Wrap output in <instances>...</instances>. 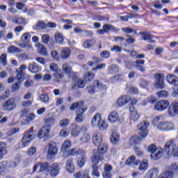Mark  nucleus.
<instances>
[{
  "instance_id": "obj_1",
  "label": "nucleus",
  "mask_w": 178,
  "mask_h": 178,
  "mask_svg": "<svg viewBox=\"0 0 178 178\" xmlns=\"http://www.w3.org/2000/svg\"><path fill=\"white\" fill-rule=\"evenodd\" d=\"M169 101L166 99L160 100L154 104V111L159 112H163L168 109V116L170 118H175L178 114V102L174 101L169 106Z\"/></svg>"
},
{
  "instance_id": "obj_2",
  "label": "nucleus",
  "mask_w": 178,
  "mask_h": 178,
  "mask_svg": "<svg viewBox=\"0 0 178 178\" xmlns=\"http://www.w3.org/2000/svg\"><path fill=\"white\" fill-rule=\"evenodd\" d=\"M148 127H149V122L148 121H142L137 126V130L140 136H133L131 138L130 141H134V144H138L141 143L143 138H145L148 136Z\"/></svg>"
},
{
  "instance_id": "obj_3",
  "label": "nucleus",
  "mask_w": 178,
  "mask_h": 178,
  "mask_svg": "<svg viewBox=\"0 0 178 178\" xmlns=\"http://www.w3.org/2000/svg\"><path fill=\"white\" fill-rule=\"evenodd\" d=\"M164 152L168 156L178 158V143L175 139H170L164 145Z\"/></svg>"
},
{
  "instance_id": "obj_4",
  "label": "nucleus",
  "mask_w": 178,
  "mask_h": 178,
  "mask_svg": "<svg viewBox=\"0 0 178 178\" xmlns=\"http://www.w3.org/2000/svg\"><path fill=\"white\" fill-rule=\"evenodd\" d=\"M74 109H76L77 113L75 118L76 122L78 123L83 122V119H84V115H83V113L87 111V107L84 106V102H79L72 104L70 107V111H74Z\"/></svg>"
},
{
  "instance_id": "obj_5",
  "label": "nucleus",
  "mask_w": 178,
  "mask_h": 178,
  "mask_svg": "<svg viewBox=\"0 0 178 178\" xmlns=\"http://www.w3.org/2000/svg\"><path fill=\"white\" fill-rule=\"evenodd\" d=\"M165 147L162 149L161 147H157L156 145L152 144L148 146L147 151L148 152L151 153L150 158L153 161H158V159H161V156H163V153L167 155V156H169L165 152Z\"/></svg>"
},
{
  "instance_id": "obj_6",
  "label": "nucleus",
  "mask_w": 178,
  "mask_h": 178,
  "mask_svg": "<svg viewBox=\"0 0 178 178\" xmlns=\"http://www.w3.org/2000/svg\"><path fill=\"white\" fill-rule=\"evenodd\" d=\"M91 126L92 127H97V126H98L100 130H106L108 128V124L105 121L102 120L100 113H97L94 115L91 120Z\"/></svg>"
},
{
  "instance_id": "obj_7",
  "label": "nucleus",
  "mask_w": 178,
  "mask_h": 178,
  "mask_svg": "<svg viewBox=\"0 0 178 178\" xmlns=\"http://www.w3.org/2000/svg\"><path fill=\"white\" fill-rule=\"evenodd\" d=\"M176 170H178L177 164L173 163L171 165H168L165 168V171L160 174L158 178H173Z\"/></svg>"
},
{
  "instance_id": "obj_8",
  "label": "nucleus",
  "mask_w": 178,
  "mask_h": 178,
  "mask_svg": "<svg viewBox=\"0 0 178 178\" xmlns=\"http://www.w3.org/2000/svg\"><path fill=\"white\" fill-rule=\"evenodd\" d=\"M33 127H31L28 131L25 132L24 137L22 138V143L21 148H26L29 147L30 143L34 140V134L33 133Z\"/></svg>"
},
{
  "instance_id": "obj_9",
  "label": "nucleus",
  "mask_w": 178,
  "mask_h": 178,
  "mask_svg": "<svg viewBox=\"0 0 178 178\" xmlns=\"http://www.w3.org/2000/svg\"><path fill=\"white\" fill-rule=\"evenodd\" d=\"M156 130L159 131H172L175 130V124L172 122H161L156 127Z\"/></svg>"
},
{
  "instance_id": "obj_10",
  "label": "nucleus",
  "mask_w": 178,
  "mask_h": 178,
  "mask_svg": "<svg viewBox=\"0 0 178 178\" xmlns=\"http://www.w3.org/2000/svg\"><path fill=\"white\" fill-rule=\"evenodd\" d=\"M44 151L47 152V157L50 159L54 158L56 155H58V147H56V143L51 142L49 145H46Z\"/></svg>"
},
{
  "instance_id": "obj_11",
  "label": "nucleus",
  "mask_w": 178,
  "mask_h": 178,
  "mask_svg": "<svg viewBox=\"0 0 178 178\" xmlns=\"http://www.w3.org/2000/svg\"><path fill=\"white\" fill-rule=\"evenodd\" d=\"M1 106L3 111H5L6 112H12V111L16 109V102L13 98L8 99L7 101L2 103Z\"/></svg>"
},
{
  "instance_id": "obj_12",
  "label": "nucleus",
  "mask_w": 178,
  "mask_h": 178,
  "mask_svg": "<svg viewBox=\"0 0 178 178\" xmlns=\"http://www.w3.org/2000/svg\"><path fill=\"white\" fill-rule=\"evenodd\" d=\"M72 148V142L69 140H65L60 147V152L63 154V158L66 156V154Z\"/></svg>"
},
{
  "instance_id": "obj_13",
  "label": "nucleus",
  "mask_w": 178,
  "mask_h": 178,
  "mask_svg": "<svg viewBox=\"0 0 178 178\" xmlns=\"http://www.w3.org/2000/svg\"><path fill=\"white\" fill-rule=\"evenodd\" d=\"M51 131L50 125H44L38 131V138H44V137H48V134Z\"/></svg>"
},
{
  "instance_id": "obj_14",
  "label": "nucleus",
  "mask_w": 178,
  "mask_h": 178,
  "mask_svg": "<svg viewBox=\"0 0 178 178\" xmlns=\"http://www.w3.org/2000/svg\"><path fill=\"white\" fill-rule=\"evenodd\" d=\"M105 159L104 154L99 153H95L91 156L90 161L92 165H96V166L99 163V162H102Z\"/></svg>"
},
{
  "instance_id": "obj_15",
  "label": "nucleus",
  "mask_w": 178,
  "mask_h": 178,
  "mask_svg": "<svg viewBox=\"0 0 178 178\" xmlns=\"http://www.w3.org/2000/svg\"><path fill=\"white\" fill-rule=\"evenodd\" d=\"M85 152L86 151H84L83 149L72 148L69 150L64 158H69V156H79V155L84 154Z\"/></svg>"
},
{
  "instance_id": "obj_16",
  "label": "nucleus",
  "mask_w": 178,
  "mask_h": 178,
  "mask_svg": "<svg viewBox=\"0 0 178 178\" xmlns=\"http://www.w3.org/2000/svg\"><path fill=\"white\" fill-rule=\"evenodd\" d=\"M130 119L133 122H138L140 119V113L136 109L134 106L129 107Z\"/></svg>"
},
{
  "instance_id": "obj_17",
  "label": "nucleus",
  "mask_w": 178,
  "mask_h": 178,
  "mask_svg": "<svg viewBox=\"0 0 178 178\" xmlns=\"http://www.w3.org/2000/svg\"><path fill=\"white\" fill-rule=\"evenodd\" d=\"M155 77V88H160L162 89L165 87V83H163V78L162 77V74H156L154 76Z\"/></svg>"
},
{
  "instance_id": "obj_18",
  "label": "nucleus",
  "mask_w": 178,
  "mask_h": 178,
  "mask_svg": "<svg viewBox=\"0 0 178 178\" xmlns=\"http://www.w3.org/2000/svg\"><path fill=\"white\" fill-rule=\"evenodd\" d=\"M108 120L110 123H116V122H120V117L119 116V113L116 111H111L108 115Z\"/></svg>"
},
{
  "instance_id": "obj_19",
  "label": "nucleus",
  "mask_w": 178,
  "mask_h": 178,
  "mask_svg": "<svg viewBox=\"0 0 178 178\" xmlns=\"http://www.w3.org/2000/svg\"><path fill=\"white\" fill-rule=\"evenodd\" d=\"M139 35H141V40H143V41H148L151 44H154L155 42V40H152L154 35L149 32H140Z\"/></svg>"
},
{
  "instance_id": "obj_20",
  "label": "nucleus",
  "mask_w": 178,
  "mask_h": 178,
  "mask_svg": "<svg viewBox=\"0 0 178 178\" xmlns=\"http://www.w3.org/2000/svg\"><path fill=\"white\" fill-rule=\"evenodd\" d=\"M74 81V87L76 88H84L86 87V79L84 78L73 77Z\"/></svg>"
},
{
  "instance_id": "obj_21",
  "label": "nucleus",
  "mask_w": 178,
  "mask_h": 178,
  "mask_svg": "<svg viewBox=\"0 0 178 178\" xmlns=\"http://www.w3.org/2000/svg\"><path fill=\"white\" fill-rule=\"evenodd\" d=\"M104 136H102V134L99 132H96L92 136V141L95 145H99L103 143Z\"/></svg>"
},
{
  "instance_id": "obj_22",
  "label": "nucleus",
  "mask_w": 178,
  "mask_h": 178,
  "mask_svg": "<svg viewBox=\"0 0 178 178\" xmlns=\"http://www.w3.org/2000/svg\"><path fill=\"white\" fill-rule=\"evenodd\" d=\"M59 170H60L59 164L57 163L51 164L50 167V176H51V177H56V176L59 175Z\"/></svg>"
},
{
  "instance_id": "obj_23",
  "label": "nucleus",
  "mask_w": 178,
  "mask_h": 178,
  "mask_svg": "<svg viewBox=\"0 0 178 178\" xmlns=\"http://www.w3.org/2000/svg\"><path fill=\"white\" fill-rule=\"evenodd\" d=\"M0 164L4 170H8V169H10V168H16V166H17L16 161H3Z\"/></svg>"
},
{
  "instance_id": "obj_24",
  "label": "nucleus",
  "mask_w": 178,
  "mask_h": 178,
  "mask_svg": "<svg viewBox=\"0 0 178 178\" xmlns=\"http://www.w3.org/2000/svg\"><path fill=\"white\" fill-rule=\"evenodd\" d=\"M166 80L170 86H178V77L173 74H169L166 76Z\"/></svg>"
},
{
  "instance_id": "obj_25",
  "label": "nucleus",
  "mask_w": 178,
  "mask_h": 178,
  "mask_svg": "<svg viewBox=\"0 0 178 178\" xmlns=\"http://www.w3.org/2000/svg\"><path fill=\"white\" fill-rule=\"evenodd\" d=\"M65 168L68 173H73V172H74L75 165H74V161H73V159L70 158L67 159L65 163Z\"/></svg>"
},
{
  "instance_id": "obj_26",
  "label": "nucleus",
  "mask_w": 178,
  "mask_h": 178,
  "mask_svg": "<svg viewBox=\"0 0 178 178\" xmlns=\"http://www.w3.org/2000/svg\"><path fill=\"white\" fill-rule=\"evenodd\" d=\"M129 101L130 96L124 95L118 99L117 104L120 107L124 106V105H126V104H128Z\"/></svg>"
},
{
  "instance_id": "obj_27",
  "label": "nucleus",
  "mask_w": 178,
  "mask_h": 178,
  "mask_svg": "<svg viewBox=\"0 0 178 178\" xmlns=\"http://www.w3.org/2000/svg\"><path fill=\"white\" fill-rule=\"evenodd\" d=\"M70 55H72V51H70V49L67 47L63 48L60 54V58L63 60L69 59V58H70Z\"/></svg>"
},
{
  "instance_id": "obj_28",
  "label": "nucleus",
  "mask_w": 178,
  "mask_h": 178,
  "mask_svg": "<svg viewBox=\"0 0 178 178\" xmlns=\"http://www.w3.org/2000/svg\"><path fill=\"white\" fill-rule=\"evenodd\" d=\"M74 178H91L90 177V170L86 169L83 171H79L74 174Z\"/></svg>"
},
{
  "instance_id": "obj_29",
  "label": "nucleus",
  "mask_w": 178,
  "mask_h": 178,
  "mask_svg": "<svg viewBox=\"0 0 178 178\" xmlns=\"http://www.w3.org/2000/svg\"><path fill=\"white\" fill-rule=\"evenodd\" d=\"M70 129L71 130V136L72 137H79V136H80V129L77 124H72L70 126Z\"/></svg>"
},
{
  "instance_id": "obj_30",
  "label": "nucleus",
  "mask_w": 178,
  "mask_h": 178,
  "mask_svg": "<svg viewBox=\"0 0 178 178\" xmlns=\"http://www.w3.org/2000/svg\"><path fill=\"white\" fill-rule=\"evenodd\" d=\"M112 172V165L106 164L104 165V171L103 172V177L104 178H111L112 177V174L111 173Z\"/></svg>"
},
{
  "instance_id": "obj_31",
  "label": "nucleus",
  "mask_w": 178,
  "mask_h": 178,
  "mask_svg": "<svg viewBox=\"0 0 178 178\" xmlns=\"http://www.w3.org/2000/svg\"><path fill=\"white\" fill-rule=\"evenodd\" d=\"M120 140V135L118 132H113L110 137V141L114 145H118V143H119Z\"/></svg>"
},
{
  "instance_id": "obj_32",
  "label": "nucleus",
  "mask_w": 178,
  "mask_h": 178,
  "mask_svg": "<svg viewBox=\"0 0 178 178\" xmlns=\"http://www.w3.org/2000/svg\"><path fill=\"white\" fill-rule=\"evenodd\" d=\"M86 161H87V155L86 152H83V154H80V157L77 161V165L79 168H83V166L86 165Z\"/></svg>"
},
{
  "instance_id": "obj_33",
  "label": "nucleus",
  "mask_w": 178,
  "mask_h": 178,
  "mask_svg": "<svg viewBox=\"0 0 178 178\" xmlns=\"http://www.w3.org/2000/svg\"><path fill=\"white\" fill-rule=\"evenodd\" d=\"M35 47L38 48V51L40 55L43 56H48V51H47V47L44 44H35Z\"/></svg>"
},
{
  "instance_id": "obj_34",
  "label": "nucleus",
  "mask_w": 178,
  "mask_h": 178,
  "mask_svg": "<svg viewBox=\"0 0 178 178\" xmlns=\"http://www.w3.org/2000/svg\"><path fill=\"white\" fill-rule=\"evenodd\" d=\"M126 165H129L130 166H137L140 161L136 160V156H131L125 162Z\"/></svg>"
},
{
  "instance_id": "obj_35",
  "label": "nucleus",
  "mask_w": 178,
  "mask_h": 178,
  "mask_svg": "<svg viewBox=\"0 0 178 178\" xmlns=\"http://www.w3.org/2000/svg\"><path fill=\"white\" fill-rule=\"evenodd\" d=\"M97 147L98 153L97 154H102V155H104V154H106L108 151V145L106 143H102L100 145H97Z\"/></svg>"
},
{
  "instance_id": "obj_36",
  "label": "nucleus",
  "mask_w": 178,
  "mask_h": 178,
  "mask_svg": "<svg viewBox=\"0 0 178 178\" xmlns=\"http://www.w3.org/2000/svg\"><path fill=\"white\" fill-rule=\"evenodd\" d=\"M147 175L149 178H157L159 170H158V168H152L147 172Z\"/></svg>"
},
{
  "instance_id": "obj_37",
  "label": "nucleus",
  "mask_w": 178,
  "mask_h": 178,
  "mask_svg": "<svg viewBox=\"0 0 178 178\" xmlns=\"http://www.w3.org/2000/svg\"><path fill=\"white\" fill-rule=\"evenodd\" d=\"M148 169V160H143L140 161L138 170L140 172H145Z\"/></svg>"
},
{
  "instance_id": "obj_38",
  "label": "nucleus",
  "mask_w": 178,
  "mask_h": 178,
  "mask_svg": "<svg viewBox=\"0 0 178 178\" xmlns=\"http://www.w3.org/2000/svg\"><path fill=\"white\" fill-rule=\"evenodd\" d=\"M98 169H99L98 165H92L91 175L93 177L99 178V176H101V174L99 173V171L98 170Z\"/></svg>"
},
{
  "instance_id": "obj_39",
  "label": "nucleus",
  "mask_w": 178,
  "mask_h": 178,
  "mask_svg": "<svg viewBox=\"0 0 178 178\" xmlns=\"http://www.w3.org/2000/svg\"><path fill=\"white\" fill-rule=\"evenodd\" d=\"M29 70L31 73H38L40 72V66L35 63L29 65Z\"/></svg>"
},
{
  "instance_id": "obj_40",
  "label": "nucleus",
  "mask_w": 178,
  "mask_h": 178,
  "mask_svg": "<svg viewBox=\"0 0 178 178\" xmlns=\"http://www.w3.org/2000/svg\"><path fill=\"white\" fill-rule=\"evenodd\" d=\"M93 86L94 87H96L99 90H100V91H104V90H106V86H105L104 83L98 80L94 81Z\"/></svg>"
},
{
  "instance_id": "obj_41",
  "label": "nucleus",
  "mask_w": 178,
  "mask_h": 178,
  "mask_svg": "<svg viewBox=\"0 0 178 178\" xmlns=\"http://www.w3.org/2000/svg\"><path fill=\"white\" fill-rule=\"evenodd\" d=\"M33 30H45L47 24L42 21H39L33 27Z\"/></svg>"
},
{
  "instance_id": "obj_42",
  "label": "nucleus",
  "mask_w": 178,
  "mask_h": 178,
  "mask_svg": "<svg viewBox=\"0 0 178 178\" xmlns=\"http://www.w3.org/2000/svg\"><path fill=\"white\" fill-rule=\"evenodd\" d=\"M90 140H91V136L88 134H83L80 138L81 144H87L90 143Z\"/></svg>"
},
{
  "instance_id": "obj_43",
  "label": "nucleus",
  "mask_w": 178,
  "mask_h": 178,
  "mask_svg": "<svg viewBox=\"0 0 178 178\" xmlns=\"http://www.w3.org/2000/svg\"><path fill=\"white\" fill-rule=\"evenodd\" d=\"M7 51L8 54H20L22 52V49L13 45L10 46Z\"/></svg>"
},
{
  "instance_id": "obj_44",
  "label": "nucleus",
  "mask_w": 178,
  "mask_h": 178,
  "mask_svg": "<svg viewBox=\"0 0 178 178\" xmlns=\"http://www.w3.org/2000/svg\"><path fill=\"white\" fill-rule=\"evenodd\" d=\"M108 72L110 74H115V73H118L119 67H118V65H111L108 67Z\"/></svg>"
},
{
  "instance_id": "obj_45",
  "label": "nucleus",
  "mask_w": 178,
  "mask_h": 178,
  "mask_svg": "<svg viewBox=\"0 0 178 178\" xmlns=\"http://www.w3.org/2000/svg\"><path fill=\"white\" fill-rule=\"evenodd\" d=\"M54 40L57 44H63V35L61 33H56L54 35Z\"/></svg>"
},
{
  "instance_id": "obj_46",
  "label": "nucleus",
  "mask_w": 178,
  "mask_h": 178,
  "mask_svg": "<svg viewBox=\"0 0 178 178\" xmlns=\"http://www.w3.org/2000/svg\"><path fill=\"white\" fill-rule=\"evenodd\" d=\"M95 77V76L92 72H86L83 76V79L86 82L91 81V80H94Z\"/></svg>"
},
{
  "instance_id": "obj_47",
  "label": "nucleus",
  "mask_w": 178,
  "mask_h": 178,
  "mask_svg": "<svg viewBox=\"0 0 178 178\" xmlns=\"http://www.w3.org/2000/svg\"><path fill=\"white\" fill-rule=\"evenodd\" d=\"M62 70L66 74H70L72 73V67L69 66V64L65 63L62 66Z\"/></svg>"
},
{
  "instance_id": "obj_48",
  "label": "nucleus",
  "mask_w": 178,
  "mask_h": 178,
  "mask_svg": "<svg viewBox=\"0 0 178 178\" xmlns=\"http://www.w3.org/2000/svg\"><path fill=\"white\" fill-rule=\"evenodd\" d=\"M31 40V35H30V33H24L21 37V40L22 42H29Z\"/></svg>"
},
{
  "instance_id": "obj_49",
  "label": "nucleus",
  "mask_w": 178,
  "mask_h": 178,
  "mask_svg": "<svg viewBox=\"0 0 178 178\" xmlns=\"http://www.w3.org/2000/svg\"><path fill=\"white\" fill-rule=\"evenodd\" d=\"M158 98H168L169 93L166 90H161L156 93Z\"/></svg>"
},
{
  "instance_id": "obj_50",
  "label": "nucleus",
  "mask_w": 178,
  "mask_h": 178,
  "mask_svg": "<svg viewBox=\"0 0 178 178\" xmlns=\"http://www.w3.org/2000/svg\"><path fill=\"white\" fill-rule=\"evenodd\" d=\"M70 123V120L64 118L60 121V127H67Z\"/></svg>"
},
{
  "instance_id": "obj_51",
  "label": "nucleus",
  "mask_w": 178,
  "mask_h": 178,
  "mask_svg": "<svg viewBox=\"0 0 178 178\" xmlns=\"http://www.w3.org/2000/svg\"><path fill=\"white\" fill-rule=\"evenodd\" d=\"M94 44H95V41H94L93 40H89L85 41L83 44V46L84 48H90L92 47Z\"/></svg>"
},
{
  "instance_id": "obj_52",
  "label": "nucleus",
  "mask_w": 178,
  "mask_h": 178,
  "mask_svg": "<svg viewBox=\"0 0 178 178\" xmlns=\"http://www.w3.org/2000/svg\"><path fill=\"white\" fill-rule=\"evenodd\" d=\"M139 86L141 87V88H147V87L149 86V81L145 79H140Z\"/></svg>"
},
{
  "instance_id": "obj_53",
  "label": "nucleus",
  "mask_w": 178,
  "mask_h": 178,
  "mask_svg": "<svg viewBox=\"0 0 178 178\" xmlns=\"http://www.w3.org/2000/svg\"><path fill=\"white\" fill-rule=\"evenodd\" d=\"M8 154V150L6 147H0V161L3 159V156Z\"/></svg>"
},
{
  "instance_id": "obj_54",
  "label": "nucleus",
  "mask_w": 178,
  "mask_h": 178,
  "mask_svg": "<svg viewBox=\"0 0 178 178\" xmlns=\"http://www.w3.org/2000/svg\"><path fill=\"white\" fill-rule=\"evenodd\" d=\"M17 72V79L19 81V83H22V81H24V72Z\"/></svg>"
},
{
  "instance_id": "obj_55",
  "label": "nucleus",
  "mask_w": 178,
  "mask_h": 178,
  "mask_svg": "<svg viewBox=\"0 0 178 178\" xmlns=\"http://www.w3.org/2000/svg\"><path fill=\"white\" fill-rule=\"evenodd\" d=\"M49 166V164H48L47 163H40L39 172H44L45 170H47V169H48Z\"/></svg>"
},
{
  "instance_id": "obj_56",
  "label": "nucleus",
  "mask_w": 178,
  "mask_h": 178,
  "mask_svg": "<svg viewBox=\"0 0 178 178\" xmlns=\"http://www.w3.org/2000/svg\"><path fill=\"white\" fill-rule=\"evenodd\" d=\"M49 69L51 72L55 73V72H58L59 67H58V65H56L55 63H51L49 64Z\"/></svg>"
},
{
  "instance_id": "obj_57",
  "label": "nucleus",
  "mask_w": 178,
  "mask_h": 178,
  "mask_svg": "<svg viewBox=\"0 0 178 178\" xmlns=\"http://www.w3.org/2000/svg\"><path fill=\"white\" fill-rule=\"evenodd\" d=\"M100 56L103 59H108L111 56V53L108 51H103L100 53Z\"/></svg>"
},
{
  "instance_id": "obj_58",
  "label": "nucleus",
  "mask_w": 178,
  "mask_h": 178,
  "mask_svg": "<svg viewBox=\"0 0 178 178\" xmlns=\"http://www.w3.org/2000/svg\"><path fill=\"white\" fill-rule=\"evenodd\" d=\"M53 76L56 77V79H63V74H62L60 70H57V71L54 72Z\"/></svg>"
},
{
  "instance_id": "obj_59",
  "label": "nucleus",
  "mask_w": 178,
  "mask_h": 178,
  "mask_svg": "<svg viewBox=\"0 0 178 178\" xmlns=\"http://www.w3.org/2000/svg\"><path fill=\"white\" fill-rule=\"evenodd\" d=\"M161 120V116L157 115L156 117L154 118L153 120H152V124L154 127H157L158 124H159V122Z\"/></svg>"
},
{
  "instance_id": "obj_60",
  "label": "nucleus",
  "mask_w": 178,
  "mask_h": 178,
  "mask_svg": "<svg viewBox=\"0 0 178 178\" xmlns=\"http://www.w3.org/2000/svg\"><path fill=\"white\" fill-rule=\"evenodd\" d=\"M112 80L115 81H120L122 80H124V76L123 74H119V75H115L113 76Z\"/></svg>"
},
{
  "instance_id": "obj_61",
  "label": "nucleus",
  "mask_w": 178,
  "mask_h": 178,
  "mask_svg": "<svg viewBox=\"0 0 178 178\" xmlns=\"http://www.w3.org/2000/svg\"><path fill=\"white\" fill-rule=\"evenodd\" d=\"M103 29L104 31H106V33H108L109 31H113L115 30V27L112 26L111 24H104L103 26Z\"/></svg>"
},
{
  "instance_id": "obj_62",
  "label": "nucleus",
  "mask_w": 178,
  "mask_h": 178,
  "mask_svg": "<svg viewBox=\"0 0 178 178\" xmlns=\"http://www.w3.org/2000/svg\"><path fill=\"white\" fill-rule=\"evenodd\" d=\"M20 86L22 83L20 82H16L12 86V91L16 92L18 91L19 88H20Z\"/></svg>"
},
{
  "instance_id": "obj_63",
  "label": "nucleus",
  "mask_w": 178,
  "mask_h": 178,
  "mask_svg": "<svg viewBox=\"0 0 178 178\" xmlns=\"http://www.w3.org/2000/svg\"><path fill=\"white\" fill-rule=\"evenodd\" d=\"M35 152H37V148L35 147H31L29 149L27 154L29 156H33Z\"/></svg>"
},
{
  "instance_id": "obj_64",
  "label": "nucleus",
  "mask_w": 178,
  "mask_h": 178,
  "mask_svg": "<svg viewBox=\"0 0 178 178\" xmlns=\"http://www.w3.org/2000/svg\"><path fill=\"white\" fill-rule=\"evenodd\" d=\"M49 35L47 34H44L42 35V42H43V44H48V42H49Z\"/></svg>"
}]
</instances>
